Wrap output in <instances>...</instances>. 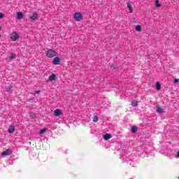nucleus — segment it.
<instances>
[{
    "mask_svg": "<svg viewBox=\"0 0 179 179\" xmlns=\"http://www.w3.org/2000/svg\"><path fill=\"white\" fill-rule=\"evenodd\" d=\"M92 121H93V122H97L99 121V117L94 116Z\"/></svg>",
    "mask_w": 179,
    "mask_h": 179,
    "instance_id": "20",
    "label": "nucleus"
},
{
    "mask_svg": "<svg viewBox=\"0 0 179 179\" xmlns=\"http://www.w3.org/2000/svg\"><path fill=\"white\" fill-rule=\"evenodd\" d=\"M45 131H47L46 129H43L39 131L40 135H43V134H44L45 132Z\"/></svg>",
    "mask_w": 179,
    "mask_h": 179,
    "instance_id": "21",
    "label": "nucleus"
},
{
    "mask_svg": "<svg viewBox=\"0 0 179 179\" xmlns=\"http://www.w3.org/2000/svg\"><path fill=\"white\" fill-rule=\"evenodd\" d=\"M12 85H9L5 87L6 92H10V90L13 88Z\"/></svg>",
    "mask_w": 179,
    "mask_h": 179,
    "instance_id": "17",
    "label": "nucleus"
},
{
    "mask_svg": "<svg viewBox=\"0 0 179 179\" xmlns=\"http://www.w3.org/2000/svg\"><path fill=\"white\" fill-rule=\"evenodd\" d=\"M131 106H132L133 107H136V106H138V101H133L131 102Z\"/></svg>",
    "mask_w": 179,
    "mask_h": 179,
    "instance_id": "19",
    "label": "nucleus"
},
{
    "mask_svg": "<svg viewBox=\"0 0 179 179\" xmlns=\"http://www.w3.org/2000/svg\"><path fill=\"white\" fill-rule=\"evenodd\" d=\"M157 113H158L159 114H163L164 111H163V108L157 106Z\"/></svg>",
    "mask_w": 179,
    "mask_h": 179,
    "instance_id": "12",
    "label": "nucleus"
},
{
    "mask_svg": "<svg viewBox=\"0 0 179 179\" xmlns=\"http://www.w3.org/2000/svg\"><path fill=\"white\" fill-rule=\"evenodd\" d=\"M127 8H129V9H131V8H132V6H131V3H129V2H127Z\"/></svg>",
    "mask_w": 179,
    "mask_h": 179,
    "instance_id": "22",
    "label": "nucleus"
},
{
    "mask_svg": "<svg viewBox=\"0 0 179 179\" xmlns=\"http://www.w3.org/2000/svg\"><path fill=\"white\" fill-rule=\"evenodd\" d=\"M129 12H130V13H134V10H132V8H129Z\"/></svg>",
    "mask_w": 179,
    "mask_h": 179,
    "instance_id": "24",
    "label": "nucleus"
},
{
    "mask_svg": "<svg viewBox=\"0 0 179 179\" xmlns=\"http://www.w3.org/2000/svg\"><path fill=\"white\" fill-rule=\"evenodd\" d=\"M138 131V127L136 126H133L131 127V132H133V134H136V132Z\"/></svg>",
    "mask_w": 179,
    "mask_h": 179,
    "instance_id": "13",
    "label": "nucleus"
},
{
    "mask_svg": "<svg viewBox=\"0 0 179 179\" xmlns=\"http://www.w3.org/2000/svg\"><path fill=\"white\" fill-rule=\"evenodd\" d=\"M8 133L9 134H13V132H15V127L10 125L9 127H8Z\"/></svg>",
    "mask_w": 179,
    "mask_h": 179,
    "instance_id": "10",
    "label": "nucleus"
},
{
    "mask_svg": "<svg viewBox=\"0 0 179 179\" xmlns=\"http://www.w3.org/2000/svg\"><path fill=\"white\" fill-rule=\"evenodd\" d=\"M178 82H179V80H178V79H175L174 83H178Z\"/></svg>",
    "mask_w": 179,
    "mask_h": 179,
    "instance_id": "25",
    "label": "nucleus"
},
{
    "mask_svg": "<svg viewBox=\"0 0 179 179\" xmlns=\"http://www.w3.org/2000/svg\"><path fill=\"white\" fill-rule=\"evenodd\" d=\"M57 52H55V50H52V49H49L47 50L46 52V56L48 57V58H53V57H55Z\"/></svg>",
    "mask_w": 179,
    "mask_h": 179,
    "instance_id": "1",
    "label": "nucleus"
},
{
    "mask_svg": "<svg viewBox=\"0 0 179 179\" xmlns=\"http://www.w3.org/2000/svg\"><path fill=\"white\" fill-rule=\"evenodd\" d=\"M178 157H179V151L178 152Z\"/></svg>",
    "mask_w": 179,
    "mask_h": 179,
    "instance_id": "27",
    "label": "nucleus"
},
{
    "mask_svg": "<svg viewBox=\"0 0 179 179\" xmlns=\"http://www.w3.org/2000/svg\"><path fill=\"white\" fill-rule=\"evenodd\" d=\"M16 58V55L15 53H10V55L9 57V59H15Z\"/></svg>",
    "mask_w": 179,
    "mask_h": 179,
    "instance_id": "15",
    "label": "nucleus"
},
{
    "mask_svg": "<svg viewBox=\"0 0 179 179\" xmlns=\"http://www.w3.org/2000/svg\"><path fill=\"white\" fill-rule=\"evenodd\" d=\"M0 30H1V27H0Z\"/></svg>",
    "mask_w": 179,
    "mask_h": 179,
    "instance_id": "28",
    "label": "nucleus"
},
{
    "mask_svg": "<svg viewBox=\"0 0 179 179\" xmlns=\"http://www.w3.org/2000/svg\"><path fill=\"white\" fill-rule=\"evenodd\" d=\"M161 88H162V87L160 85V83H156V89H157V90H160Z\"/></svg>",
    "mask_w": 179,
    "mask_h": 179,
    "instance_id": "18",
    "label": "nucleus"
},
{
    "mask_svg": "<svg viewBox=\"0 0 179 179\" xmlns=\"http://www.w3.org/2000/svg\"><path fill=\"white\" fill-rule=\"evenodd\" d=\"M24 17V15H23V13L21 12L17 13V19L18 20H20L21 19H23Z\"/></svg>",
    "mask_w": 179,
    "mask_h": 179,
    "instance_id": "8",
    "label": "nucleus"
},
{
    "mask_svg": "<svg viewBox=\"0 0 179 179\" xmlns=\"http://www.w3.org/2000/svg\"><path fill=\"white\" fill-rule=\"evenodd\" d=\"M2 17H3V14H2L1 13H0V19H2Z\"/></svg>",
    "mask_w": 179,
    "mask_h": 179,
    "instance_id": "26",
    "label": "nucleus"
},
{
    "mask_svg": "<svg viewBox=\"0 0 179 179\" xmlns=\"http://www.w3.org/2000/svg\"><path fill=\"white\" fill-rule=\"evenodd\" d=\"M62 114V111L60 109H56L53 111V115L55 117H59Z\"/></svg>",
    "mask_w": 179,
    "mask_h": 179,
    "instance_id": "6",
    "label": "nucleus"
},
{
    "mask_svg": "<svg viewBox=\"0 0 179 179\" xmlns=\"http://www.w3.org/2000/svg\"><path fill=\"white\" fill-rule=\"evenodd\" d=\"M37 16H38L37 13H33L32 15L30 17L31 20H33V22H34L36 19H37Z\"/></svg>",
    "mask_w": 179,
    "mask_h": 179,
    "instance_id": "9",
    "label": "nucleus"
},
{
    "mask_svg": "<svg viewBox=\"0 0 179 179\" xmlns=\"http://www.w3.org/2000/svg\"><path fill=\"white\" fill-rule=\"evenodd\" d=\"M136 31H142V27H141V25H136Z\"/></svg>",
    "mask_w": 179,
    "mask_h": 179,
    "instance_id": "16",
    "label": "nucleus"
},
{
    "mask_svg": "<svg viewBox=\"0 0 179 179\" xmlns=\"http://www.w3.org/2000/svg\"><path fill=\"white\" fill-rule=\"evenodd\" d=\"M10 38L12 41H16L17 38H19V34H17V32L16 31H13L10 34Z\"/></svg>",
    "mask_w": 179,
    "mask_h": 179,
    "instance_id": "3",
    "label": "nucleus"
},
{
    "mask_svg": "<svg viewBox=\"0 0 179 179\" xmlns=\"http://www.w3.org/2000/svg\"><path fill=\"white\" fill-rule=\"evenodd\" d=\"M34 94H40V91H35Z\"/></svg>",
    "mask_w": 179,
    "mask_h": 179,
    "instance_id": "23",
    "label": "nucleus"
},
{
    "mask_svg": "<svg viewBox=\"0 0 179 179\" xmlns=\"http://www.w3.org/2000/svg\"><path fill=\"white\" fill-rule=\"evenodd\" d=\"M155 6L157 8H160V6H162V4L159 0H155Z\"/></svg>",
    "mask_w": 179,
    "mask_h": 179,
    "instance_id": "14",
    "label": "nucleus"
},
{
    "mask_svg": "<svg viewBox=\"0 0 179 179\" xmlns=\"http://www.w3.org/2000/svg\"><path fill=\"white\" fill-rule=\"evenodd\" d=\"M12 153H13L12 150L8 149L1 153V156H10Z\"/></svg>",
    "mask_w": 179,
    "mask_h": 179,
    "instance_id": "4",
    "label": "nucleus"
},
{
    "mask_svg": "<svg viewBox=\"0 0 179 179\" xmlns=\"http://www.w3.org/2000/svg\"><path fill=\"white\" fill-rule=\"evenodd\" d=\"M73 17L76 22H80L83 17L82 15V13L78 12L74 14Z\"/></svg>",
    "mask_w": 179,
    "mask_h": 179,
    "instance_id": "2",
    "label": "nucleus"
},
{
    "mask_svg": "<svg viewBox=\"0 0 179 179\" xmlns=\"http://www.w3.org/2000/svg\"><path fill=\"white\" fill-rule=\"evenodd\" d=\"M52 63L54 65H61V59L58 57H56L54 58Z\"/></svg>",
    "mask_w": 179,
    "mask_h": 179,
    "instance_id": "5",
    "label": "nucleus"
},
{
    "mask_svg": "<svg viewBox=\"0 0 179 179\" xmlns=\"http://www.w3.org/2000/svg\"><path fill=\"white\" fill-rule=\"evenodd\" d=\"M57 79V76L55 74H52L49 76L48 80L49 82H54Z\"/></svg>",
    "mask_w": 179,
    "mask_h": 179,
    "instance_id": "7",
    "label": "nucleus"
},
{
    "mask_svg": "<svg viewBox=\"0 0 179 179\" xmlns=\"http://www.w3.org/2000/svg\"><path fill=\"white\" fill-rule=\"evenodd\" d=\"M103 136L105 141H108V139H111V135L110 134H106Z\"/></svg>",
    "mask_w": 179,
    "mask_h": 179,
    "instance_id": "11",
    "label": "nucleus"
}]
</instances>
